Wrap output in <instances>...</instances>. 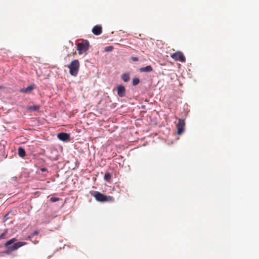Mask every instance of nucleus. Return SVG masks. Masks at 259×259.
I'll return each mask as SVG.
<instances>
[{
    "mask_svg": "<svg viewBox=\"0 0 259 259\" xmlns=\"http://www.w3.org/2000/svg\"><path fill=\"white\" fill-rule=\"evenodd\" d=\"M50 200L52 202H56V201H58L59 200V199L58 198H56V197H52V198H51Z\"/></svg>",
    "mask_w": 259,
    "mask_h": 259,
    "instance_id": "21",
    "label": "nucleus"
},
{
    "mask_svg": "<svg viewBox=\"0 0 259 259\" xmlns=\"http://www.w3.org/2000/svg\"><path fill=\"white\" fill-rule=\"evenodd\" d=\"M34 85H30L26 88L22 89L21 90V92L23 93H30L34 89Z\"/></svg>",
    "mask_w": 259,
    "mask_h": 259,
    "instance_id": "11",
    "label": "nucleus"
},
{
    "mask_svg": "<svg viewBox=\"0 0 259 259\" xmlns=\"http://www.w3.org/2000/svg\"><path fill=\"white\" fill-rule=\"evenodd\" d=\"M38 234V232L37 231H35V232H34L33 233V235H36Z\"/></svg>",
    "mask_w": 259,
    "mask_h": 259,
    "instance_id": "23",
    "label": "nucleus"
},
{
    "mask_svg": "<svg viewBox=\"0 0 259 259\" xmlns=\"http://www.w3.org/2000/svg\"><path fill=\"white\" fill-rule=\"evenodd\" d=\"M26 244H27V243L25 242H18L14 243V245H12V246L9 247V249L10 251L16 250L17 249H18L19 247H20L23 245H25Z\"/></svg>",
    "mask_w": 259,
    "mask_h": 259,
    "instance_id": "6",
    "label": "nucleus"
},
{
    "mask_svg": "<svg viewBox=\"0 0 259 259\" xmlns=\"http://www.w3.org/2000/svg\"><path fill=\"white\" fill-rule=\"evenodd\" d=\"M47 168H40V170L42 171V172H44V171H47Z\"/></svg>",
    "mask_w": 259,
    "mask_h": 259,
    "instance_id": "22",
    "label": "nucleus"
},
{
    "mask_svg": "<svg viewBox=\"0 0 259 259\" xmlns=\"http://www.w3.org/2000/svg\"><path fill=\"white\" fill-rule=\"evenodd\" d=\"M139 71L141 72H150L153 71V68L150 65H148L144 67H142L139 69Z\"/></svg>",
    "mask_w": 259,
    "mask_h": 259,
    "instance_id": "10",
    "label": "nucleus"
},
{
    "mask_svg": "<svg viewBox=\"0 0 259 259\" xmlns=\"http://www.w3.org/2000/svg\"><path fill=\"white\" fill-rule=\"evenodd\" d=\"M170 57L175 61L181 62H185L186 58L183 53L181 51H177L176 53L170 54Z\"/></svg>",
    "mask_w": 259,
    "mask_h": 259,
    "instance_id": "4",
    "label": "nucleus"
},
{
    "mask_svg": "<svg viewBox=\"0 0 259 259\" xmlns=\"http://www.w3.org/2000/svg\"><path fill=\"white\" fill-rule=\"evenodd\" d=\"M25 154L26 153L25 150L21 147H19L18 148V155L19 156L23 157L25 156Z\"/></svg>",
    "mask_w": 259,
    "mask_h": 259,
    "instance_id": "13",
    "label": "nucleus"
},
{
    "mask_svg": "<svg viewBox=\"0 0 259 259\" xmlns=\"http://www.w3.org/2000/svg\"><path fill=\"white\" fill-rule=\"evenodd\" d=\"M104 180L107 182H109L111 180V175L109 172H106L104 177Z\"/></svg>",
    "mask_w": 259,
    "mask_h": 259,
    "instance_id": "15",
    "label": "nucleus"
},
{
    "mask_svg": "<svg viewBox=\"0 0 259 259\" xmlns=\"http://www.w3.org/2000/svg\"><path fill=\"white\" fill-rule=\"evenodd\" d=\"M79 62L77 59L71 61L70 64L68 65L69 69V73L74 76H76L78 72L79 69Z\"/></svg>",
    "mask_w": 259,
    "mask_h": 259,
    "instance_id": "1",
    "label": "nucleus"
},
{
    "mask_svg": "<svg viewBox=\"0 0 259 259\" xmlns=\"http://www.w3.org/2000/svg\"><path fill=\"white\" fill-rule=\"evenodd\" d=\"M185 123L184 120L182 119H179V122L177 125V130H178L177 133L178 134L180 135L184 132V128H185Z\"/></svg>",
    "mask_w": 259,
    "mask_h": 259,
    "instance_id": "5",
    "label": "nucleus"
},
{
    "mask_svg": "<svg viewBox=\"0 0 259 259\" xmlns=\"http://www.w3.org/2000/svg\"><path fill=\"white\" fill-rule=\"evenodd\" d=\"M17 239L15 238H12L10 240L8 241L5 244V247H8L10 245L13 244L15 241H16Z\"/></svg>",
    "mask_w": 259,
    "mask_h": 259,
    "instance_id": "14",
    "label": "nucleus"
},
{
    "mask_svg": "<svg viewBox=\"0 0 259 259\" xmlns=\"http://www.w3.org/2000/svg\"><path fill=\"white\" fill-rule=\"evenodd\" d=\"M93 195L96 200L99 202H113L114 200L113 197L110 196H107L98 191H95Z\"/></svg>",
    "mask_w": 259,
    "mask_h": 259,
    "instance_id": "2",
    "label": "nucleus"
},
{
    "mask_svg": "<svg viewBox=\"0 0 259 259\" xmlns=\"http://www.w3.org/2000/svg\"><path fill=\"white\" fill-rule=\"evenodd\" d=\"M122 79L125 81L127 82L130 80V74L127 73H125L121 75Z\"/></svg>",
    "mask_w": 259,
    "mask_h": 259,
    "instance_id": "12",
    "label": "nucleus"
},
{
    "mask_svg": "<svg viewBox=\"0 0 259 259\" xmlns=\"http://www.w3.org/2000/svg\"><path fill=\"white\" fill-rule=\"evenodd\" d=\"M92 32L96 35H100L102 32V28L101 25H96L92 29Z\"/></svg>",
    "mask_w": 259,
    "mask_h": 259,
    "instance_id": "8",
    "label": "nucleus"
},
{
    "mask_svg": "<svg viewBox=\"0 0 259 259\" xmlns=\"http://www.w3.org/2000/svg\"><path fill=\"white\" fill-rule=\"evenodd\" d=\"M117 94L119 97H122L125 96V89L124 86L121 85H119L117 87Z\"/></svg>",
    "mask_w": 259,
    "mask_h": 259,
    "instance_id": "9",
    "label": "nucleus"
},
{
    "mask_svg": "<svg viewBox=\"0 0 259 259\" xmlns=\"http://www.w3.org/2000/svg\"><path fill=\"white\" fill-rule=\"evenodd\" d=\"M140 82V80L138 78H134L133 79V85H137Z\"/></svg>",
    "mask_w": 259,
    "mask_h": 259,
    "instance_id": "17",
    "label": "nucleus"
},
{
    "mask_svg": "<svg viewBox=\"0 0 259 259\" xmlns=\"http://www.w3.org/2000/svg\"><path fill=\"white\" fill-rule=\"evenodd\" d=\"M113 47L112 46H108L105 48V51H111L113 50Z\"/></svg>",
    "mask_w": 259,
    "mask_h": 259,
    "instance_id": "19",
    "label": "nucleus"
},
{
    "mask_svg": "<svg viewBox=\"0 0 259 259\" xmlns=\"http://www.w3.org/2000/svg\"><path fill=\"white\" fill-rule=\"evenodd\" d=\"M7 234V231L2 233L0 235V240L6 238Z\"/></svg>",
    "mask_w": 259,
    "mask_h": 259,
    "instance_id": "18",
    "label": "nucleus"
},
{
    "mask_svg": "<svg viewBox=\"0 0 259 259\" xmlns=\"http://www.w3.org/2000/svg\"><path fill=\"white\" fill-rule=\"evenodd\" d=\"M39 106L38 105H33L32 106H29L27 108L28 109L32 111H37L39 109Z\"/></svg>",
    "mask_w": 259,
    "mask_h": 259,
    "instance_id": "16",
    "label": "nucleus"
},
{
    "mask_svg": "<svg viewBox=\"0 0 259 259\" xmlns=\"http://www.w3.org/2000/svg\"><path fill=\"white\" fill-rule=\"evenodd\" d=\"M89 48V42L87 40H82L77 44V50L79 55L85 53Z\"/></svg>",
    "mask_w": 259,
    "mask_h": 259,
    "instance_id": "3",
    "label": "nucleus"
},
{
    "mask_svg": "<svg viewBox=\"0 0 259 259\" xmlns=\"http://www.w3.org/2000/svg\"><path fill=\"white\" fill-rule=\"evenodd\" d=\"M131 59L134 62L139 61V58L137 57H132Z\"/></svg>",
    "mask_w": 259,
    "mask_h": 259,
    "instance_id": "20",
    "label": "nucleus"
},
{
    "mask_svg": "<svg viewBox=\"0 0 259 259\" xmlns=\"http://www.w3.org/2000/svg\"><path fill=\"white\" fill-rule=\"evenodd\" d=\"M58 138L61 141H67L70 139V136L68 134L61 133L58 134Z\"/></svg>",
    "mask_w": 259,
    "mask_h": 259,
    "instance_id": "7",
    "label": "nucleus"
}]
</instances>
